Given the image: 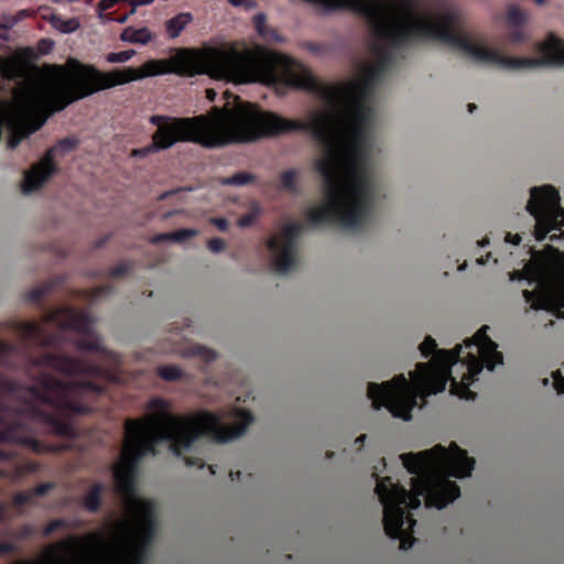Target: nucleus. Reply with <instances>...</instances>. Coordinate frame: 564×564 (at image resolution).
<instances>
[{"label":"nucleus","instance_id":"1","mask_svg":"<svg viewBox=\"0 0 564 564\" xmlns=\"http://www.w3.org/2000/svg\"><path fill=\"white\" fill-rule=\"evenodd\" d=\"M83 310L62 307L41 321L13 322L17 345L0 340V477L17 480L40 465L13 447L57 453L62 444L35 438L37 429L70 436L73 417L94 410L102 382H120V359L107 350Z\"/></svg>","mask_w":564,"mask_h":564},{"label":"nucleus","instance_id":"2","mask_svg":"<svg viewBox=\"0 0 564 564\" xmlns=\"http://www.w3.org/2000/svg\"><path fill=\"white\" fill-rule=\"evenodd\" d=\"M147 410L141 417L126 420L120 457L112 467L115 489L122 498L126 517L109 524L108 536L101 531L72 535L47 545L37 560L14 564H142L153 532L154 505L134 492L137 462L154 455L161 441L170 442L172 451L182 455L202 435L227 442L241 435L252 422L249 412L236 409L173 414L170 402L161 398L150 400Z\"/></svg>","mask_w":564,"mask_h":564},{"label":"nucleus","instance_id":"3","mask_svg":"<svg viewBox=\"0 0 564 564\" xmlns=\"http://www.w3.org/2000/svg\"><path fill=\"white\" fill-rule=\"evenodd\" d=\"M488 326L481 327L471 338L464 341V347L454 350H436L435 340L427 336L420 345L421 354L429 357L435 351L429 362H419L411 380L401 373L392 380L368 384V398L372 406L379 410L386 406L389 412L403 420L411 419V411L421 399L420 406L426 403V397L442 392L446 382L451 381V393L462 399L475 400L476 393L469 386L482 368L492 370L501 365L503 357L497 350V345L487 335Z\"/></svg>","mask_w":564,"mask_h":564},{"label":"nucleus","instance_id":"4","mask_svg":"<svg viewBox=\"0 0 564 564\" xmlns=\"http://www.w3.org/2000/svg\"><path fill=\"white\" fill-rule=\"evenodd\" d=\"M404 468L415 477L411 478V491L393 482L390 477L379 478L376 474V494L383 507V528L387 535L400 539V549L413 546L412 535L416 521L406 509H416L424 497L427 508L442 509L459 497L460 490L449 477L463 478L471 474L475 460L467 452L452 442L448 447L436 445L416 454L400 455Z\"/></svg>","mask_w":564,"mask_h":564},{"label":"nucleus","instance_id":"5","mask_svg":"<svg viewBox=\"0 0 564 564\" xmlns=\"http://www.w3.org/2000/svg\"><path fill=\"white\" fill-rule=\"evenodd\" d=\"M510 279H525L535 284L534 290L523 291L531 308L564 316V253L549 246L544 252H535L521 271H513Z\"/></svg>","mask_w":564,"mask_h":564},{"label":"nucleus","instance_id":"6","mask_svg":"<svg viewBox=\"0 0 564 564\" xmlns=\"http://www.w3.org/2000/svg\"><path fill=\"white\" fill-rule=\"evenodd\" d=\"M527 210L535 220L534 237L543 240L547 235L550 240L564 239V208L560 205L558 192L551 185L531 188Z\"/></svg>","mask_w":564,"mask_h":564},{"label":"nucleus","instance_id":"7","mask_svg":"<svg viewBox=\"0 0 564 564\" xmlns=\"http://www.w3.org/2000/svg\"><path fill=\"white\" fill-rule=\"evenodd\" d=\"M77 145L78 140L75 137H68L50 148L43 158L24 173L21 191L29 194L39 189L55 173V158L75 150Z\"/></svg>","mask_w":564,"mask_h":564},{"label":"nucleus","instance_id":"8","mask_svg":"<svg viewBox=\"0 0 564 564\" xmlns=\"http://www.w3.org/2000/svg\"><path fill=\"white\" fill-rule=\"evenodd\" d=\"M301 230L302 225L300 223H290L270 238L268 249L271 253V265L274 271L286 273L295 265V238Z\"/></svg>","mask_w":564,"mask_h":564},{"label":"nucleus","instance_id":"9","mask_svg":"<svg viewBox=\"0 0 564 564\" xmlns=\"http://www.w3.org/2000/svg\"><path fill=\"white\" fill-rule=\"evenodd\" d=\"M34 58L35 53L31 47L18 48L7 57L0 55V77L8 80H26L34 69Z\"/></svg>","mask_w":564,"mask_h":564},{"label":"nucleus","instance_id":"10","mask_svg":"<svg viewBox=\"0 0 564 564\" xmlns=\"http://www.w3.org/2000/svg\"><path fill=\"white\" fill-rule=\"evenodd\" d=\"M42 18L46 20L56 31L65 34L73 33L80 26V21L78 18H64L63 15L53 12L48 14L43 13Z\"/></svg>","mask_w":564,"mask_h":564},{"label":"nucleus","instance_id":"11","mask_svg":"<svg viewBox=\"0 0 564 564\" xmlns=\"http://www.w3.org/2000/svg\"><path fill=\"white\" fill-rule=\"evenodd\" d=\"M152 37V32L148 28L135 29L132 26L126 28L120 35L122 41L135 44H147Z\"/></svg>","mask_w":564,"mask_h":564},{"label":"nucleus","instance_id":"12","mask_svg":"<svg viewBox=\"0 0 564 564\" xmlns=\"http://www.w3.org/2000/svg\"><path fill=\"white\" fill-rule=\"evenodd\" d=\"M507 20L511 25L516 26L510 34L511 40L514 42L521 41L523 39V31L520 25L524 20V13L522 10L517 6L509 7L507 11Z\"/></svg>","mask_w":564,"mask_h":564},{"label":"nucleus","instance_id":"13","mask_svg":"<svg viewBox=\"0 0 564 564\" xmlns=\"http://www.w3.org/2000/svg\"><path fill=\"white\" fill-rule=\"evenodd\" d=\"M104 485L96 482L89 490L83 496V506L90 512L98 511L101 502V494L104 491Z\"/></svg>","mask_w":564,"mask_h":564},{"label":"nucleus","instance_id":"14","mask_svg":"<svg viewBox=\"0 0 564 564\" xmlns=\"http://www.w3.org/2000/svg\"><path fill=\"white\" fill-rule=\"evenodd\" d=\"M28 15L26 11H19L17 14H3L0 17V39L9 40L10 30L23 18Z\"/></svg>","mask_w":564,"mask_h":564},{"label":"nucleus","instance_id":"15","mask_svg":"<svg viewBox=\"0 0 564 564\" xmlns=\"http://www.w3.org/2000/svg\"><path fill=\"white\" fill-rule=\"evenodd\" d=\"M192 21L189 13H180L166 22V32L171 37H176L181 34L184 28Z\"/></svg>","mask_w":564,"mask_h":564},{"label":"nucleus","instance_id":"16","mask_svg":"<svg viewBox=\"0 0 564 564\" xmlns=\"http://www.w3.org/2000/svg\"><path fill=\"white\" fill-rule=\"evenodd\" d=\"M196 234H197V231L192 230V229H180V230H176V231L170 232V234L156 235L151 239V241L153 243H159V242L167 241V240L183 241L189 237L195 236Z\"/></svg>","mask_w":564,"mask_h":564},{"label":"nucleus","instance_id":"17","mask_svg":"<svg viewBox=\"0 0 564 564\" xmlns=\"http://www.w3.org/2000/svg\"><path fill=\"white\" fill-rule=\"evenodd\" d=\"M173 350L178 354L199 357L205 361L214 360L216 357V354L213 350L198 345L192 346L186 350L182 348H174Z\"/></svg>","mask_w":564,"mask_h":564},{"label":"nucleus","instance_id":"18","mask_svg":"<svg viewBox=\"0 0 564 564\" xmlns=\"http://www.w3.org/2000/svg\"><path fill=\"white\" fill-rule=\"evenodd\" d=\"M158 372L161 378H163L164 380H169V381L177 380L182 376L181 369L175 366L160 367Z\"/></svg>","mask_w":564,"mask_h":564},{"label":"nucleus","instance_id":"19","mask_svg":"<svg viewBox=\"0 0 564 564\" xmlns=\"http://www.w3.org/2000/svg\"><path fill=\"white\" fill-rule=\"evenodd\" d=\"M135 54V52L133 50H127V51H122V52H111V53H108L106 55V61L108 63H124L127 61H129L133 55Z\"/></svg>","mask_w":564,"mask_h":564},{"label":"nucleus","instance_id":"20","mask_svg":"<svg viewBox=\"0 0 564 564\" xmlns=\"http://www.w3.org/2000/svg\"><path fill=\"white\" fill-rule=\"evenodd\" d=\"M252 175L246 172L237 173L231 177L223 178L221 183L226 185H245L252 180Z\"/></svg>","mask_w":564,"mask_h":564},{"label":"nucleus","instance_id":"21","mask_svg":"<svg viewBox=\"0 0 564 564\" xmlns=\"http://www.w3.org/2000/svg\"><path fill=\"white\" fill-rule=\"evenodd\" d=\"M296 181L297 173L293 170L286 171L280 176L281 186L288 191H293L295 188Z\"/></svg>","mask_w":564,"mask_h":564},{"label":"nucleus","instance_id":"22","mask_svg":"<svg viewBox=\"0 0 564 564\" xmlns=\"http://www.w3.org/2000/svg\"><path fill=\"white\" fill-rule=\"evenodd\" d=\"M33 501V491L26 490L14 495L12 499V506L17 509L22 508L25 505H30Z\"/></svg>","mask_w":564,"mask_h":564},{"label":"nucleus","instance_id":"23","mask_svg":"<svg viewBox=\"0 0 564 564\" xmlns=\"http://www.w3.org/2000/svg\"><path fill=\"white\" fill-rule=\"evenodd\" d=\"M552 383L557 393H564V377L560 370L552 372Z\"/></svg>","mask_w":564,"mask_h":564},{"label":"nucleus","instance_id":"24","mask_svg":"<svg viewBox=\"0 0 564 564\" xmlns=\"http://www.w3.org/2000/svg\"><path fill=\"white\" fill-rule=\"evenodd\" d=\"M65 525L64 520H53L48 522L45 528L43 529V534L45 536L51 535L54 531Z\"/></svg>","mask_w":564,"mask_h":564},{"label":"nucleus","instance_id":"25","mask_svg":"<svg viewBox=\"0 0 564 564\" xmlns=\"http://www.w3.org/2000/svg\"><path fill=\"white\" fill-rule=\"evenodd\" d=\"M207 247L212 252H220L225 248V241L221 238H213L208 240Z\"/></svg>","mask_w":564,"mask_h":564},{"label":"nucleus","instance_id":"26","mask_svg":"<svg viewBox=\"0 0 564 564\" xmlns=\"http://www.w3.org/2000/svg\"><path fill=\"white\" fill-rule=\"evenodd\" d=\"M107 292L108 289L106 286H99L93 290L85 291V296L89 300H95Z\"/></svg>","mask_w":564,"mask_h":564},{"label":"nucleus","instance_id":"27","mask_svg":"<svg viewBox=\"0 0 564 564\" xmlns=\"http://www.w3.org/2000/svg\"><path fill=\"white\" fill-rule=\"evenodd\" d=\"M54 487L53 484L51 482H44V484H41V485H37L36 487H34L31 491H33V498L35 496H42L44 494H46L48 490H51L52 488Z\"/></svg>","mask_w":564,"mask_h":564},{"label":"nucleus","instance_id":"28","mask_svg":"<svg viewBox=\"0 0 564 564\" xmlns=\"http://www.w3.org/2000/svg\"><path fill=\"white\" fill-rule=\"evenodd\" d=\"M45 293H46V288L45 286H40V288H36V289L32 290L30 292L29 297H30V300L32 302H39L43 297V295Z\"/></svg>","mask_w":564,"mask_h":564},{"label":"nucleus","instance_id":"29","mask_svg":"<svg viewBox=\"0 0 564 564\" xmlns=\"http://www.w3.org/2000/svg\"><path fill=\"white\" fill-rule=\"evenodd\" d=\"M184 462L187 466H197L198 468H203L205 465L202 458L191 457L187 455H184Z\"/></svg>","mask_w":564,"mask_h":564},{"label":"nucleus","instance_id":"30","mask_svg":"<svg viewBox=\"0 0 564 564\" xmlns=\"http://www.w3.org/2000/svg\"><path fill=\"white\" fill-rule=\"evenodd\" d=\"M126 1L131 7L130 13H133L135 11L137 7L150 4L153 0H126Z\"/></svg>","mask_w":564,"mask_h":564},{"label":"nucleus","instance_id":"31","mask_svg":"<svg viewBox=\"0 0 564 564\" xmlns=\"http://www.w3.org/2000/svg\"><path fill=\"white\" fill-rule=\"evenodd\" d=\"M15 551V546L10 542H0V555L12 553Z\"/></svg>","mask_w":564,"mask_h":564},{"label":"nucleus","instance_id":"32","mask_svg":"<svg viewBox=\"0 0 564 564\" xmlns=\"http://www.w3.org/2000/svg\"><path fill=\"white\" fill-rule=\"evenodd\" d=\"M210 223L221 231H225L227 229V220L224 218H213Z\"/></svg>","mask_w":564,"mask_h":564},{"label":"nucleus","instance_id":"33","mask_svg":"<svg viewBox=\"0 0 564 564\" xmlns=\"http://www.w3.org/2000/svg\"><path fill=\"white\" fill-rule=\"evenodd\" d=\"M128 269H129L128 264H126V263L119 264L112 270L111 275L120 276V275L124 274L128 271Z\"/></svg>","mask_w":564,"mask_h":564},{"label":"nucleus","instance_id":"34","mask_svg":"<svg viewBox=\"0 0 564 564\" xmlns=\"http://www.w3.org/2000/svg\"><path fill=\"white\" fill-rule=\"evenodd\" d=\"M253 221H254V216L250 214V215H246V216L241 217L239 219L238 224L240 227H247V226H250Z\"/></svg>","mask_w":564,"mask_h":564},{"label":"nucleus","instance_id":"35","mask_svg":"<svg viewBox=\"0 0 564 564\" xmlns=\"http://www.w3.org/2000/svg\"><path fill=\"white\" fill-rule=\"evenodd\" d=\"M506 240L512 242L513 245H519L521 242V237L518 234L514 236L508 234Z\"/></svg>","mask_w":564,"mask_h":564},{"label":"nucleus","instance_id":"36","mask_svg":"<svg viewBox=\"0 0 564 564\" xmlns=\"http://www.w3.org/2000/svg\"><path fill=\"white\" fill-rule=\"evenodd\" d=\"M7 520V505L0 503V521Z\"/></svg>","mask_w":564,"mask_h":564},{"label":"nucleus","instance_id":"37","mask_svg":"<svg viewBox=\"0 0 564 564\" xmlns=\"http://www.w3.org/2000/svg\"><path fill=\"white\" fill-rule=\"evenodd\" d=\"M216 91L214 89H206V97L207 99H209L210 101H214L215 98H216Z\"/></svg>","mask_w":564,"mask_h":564},{"label":"nucleus","instance_id":"38","mask_svg":"<svg viewBox=\"0 0 564 564\" xmlns=\"http://www.w3.org/2000/svg\"><path fill=\"white\" fill-rule=\"evenodd\" d=\"M365 438H366V435H360L359 437L356 438L355 443L361 447L364 445V442H365Z\"/></svg>","mask_w":564,"mask_h":564},{"label":"nucleus","instance_id":"39","mask_svg":"<svg viewBox=\"0 0 564 564\" xmlns=\"http://www.w3.org/2000/svg\"><path fill=\"white\" fill-rule=\"evenodd\" d=\"M246 0H229V2L232 4V6H241L245 3Z\"/></svg>","mask_w":564,"mask_h":564},{"label":"nucleus","instance_id":"40","mask_svg":"<svg viewBox=\"0 0 564 564\" xmlns=\"http://www.w3.org/2000/svg\"><path fill=\"white\" fill-rule=\"evenodd\" d=\"M474 109H476V105L475 104H468V111L473 112Z\"/></svg>","mask_w":564,"mask_h":564},{"label":"nucleus","instance_id":"41","mask_svg":"<svg viewBox=\"0 0 564 564\" xmlns=\"http://www.w3.org/2000/svg\"><path fill=\"white\" fill-rule=\"evenodd\" d=\"M30 531H31V530H30V528H29V527H25V528L23 529L22 535H28V534L30 533Z\"/></svg>","mask_w":564,"mask_h":564},{"label":"nucleus","instance_id":"42","mask_svg":"<svg viewBox=\"0 0 564 564\" xmlns=\"http://www.w3.org/2000/svg\"><path fill=\"white\" fill-rule=\"evenodd\" d=\"M237 476V478L240 476V471H237V473H234V471H230V477L231 479H234V476Z\"/></svg>","mask_w":564,"mask_h":564},{"label":"nucleus","instance_id":"43","mask_svg":"<svg viewBox=\"0 0 564 564\" xmlns=\"http://www.w3.org/2000/svg\"><path fill=\"white\" fill-rule=\"evenodd\" d=\"M538 4H544L547 2V0H533Z\"/></svg>","mask_w":564,"mask_h":564},{"label":"nucleus","instance_id":"44","mask_svg":"<svg viewBox=\"0 0 564 564\" xmlns=\"http://www.w3.org/2000/svg\"><path fill=\"white\" fill-rule=\"evenodd\" d=\"M488 243H489L488 239H482V240L479 242V245H480V246H482V247H484L485 245H488Z\"/></svg>","mask_w":564,"mask_h":564},{"label":"nucleus","instance_id":"45","mask_svg":"<svg viewBox=\"0 0 564 564\" xmlns=\"http://www.w3.org/2000/svg\"><path fill=\"white\" fill-rule=\"evenodd\" d=\"M42 45H47L48 47L51 46V43L46 42V41H42L40 43V48L42 47Z\"/></svg>","mask_w":564,"mask_h":564},{"label":"nucleus","instance_id":"46","mask_svg":"<svg viewBox=\"0 0 564 564\" xmlns=\"http://www.w3.org/2000/svg\"><path fill=\"white\" fill-rule=\"evenodd\" d=\"M208 469H209L210 474H213V475L215 474V469H214V466H213V465H209V466H208Z\"/></svg>","mask_w":564,"mask_h":564},{"label":"nucleus","instance_id":"47","mask_svg":"<svg viewBox=\"0 0 564 564\" xmlns=\"http://www.w3.org/2000/svg\"><path fill=\"white\" fill-rule=\"evenodd\" d=\"M50 47L47 45H43V48L41 47L40 50L45 53Z\"/></svg>","mask_w":564,"mask_h":564},{"label":"nucleus","instance_id":"48","mask_svg":"<svg viewBox=\"0 0 564 564\" xmlns=\"http://www.w3.org/2000/svg\"><path fill=\"white\" fill-rule=\"evenodd\" d=\"M256 20H257V23H259L261 20H263V17L262 15H257Z\"/></svg>","mask_w":564,"mask_h":564},{"label":"nucleus","instance_id":"49","mask_svg":"<svg viewBox=\"0 0 564 564\" xmlns=\"http://www.w3.org/2000/svg\"><path fill=\"white\" fill-rule=\"evenodd\" d=\"M549 383V379L547 378H544L543 379V384L546 386Z\"/></svg>","mask_w":564,"mask_h":564},{"label":"nucleus","instance_id":"50","mask_svg":"<svg viewBox=\"0 0 564 564\" xmlns=\"http://www.w3.org/2000/svg\"><path fill=\"white\" fill-rule=\"evenodd\" d=\"M93 0H87L88 3H90Z\"/></svg>","mask_w":564,"mask_h":564}]
</instances>
